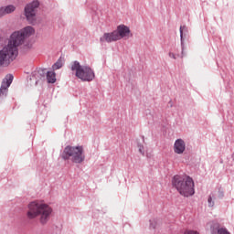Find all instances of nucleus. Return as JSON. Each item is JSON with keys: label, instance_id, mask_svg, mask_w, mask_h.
Segmentation results:
<instances>
[{"label": "nucleus", "instance_id": "1", "mask_svg": "<svg viewBox=\"0 0 234 234\" xmlns=\"http://www.w3.org/2000/svg\"><path fill=\"white\" fill-rule=\"evenodd\" d=\"M25 43V37L21 31H16L11 35L7 46L0 51V65H9L10 61L16 59L17 56V48Z\"/></svg>", "mask_w": 234, "mask_h": 234}, {"label": "nucleus", "instance_id": "2", "mask_svg": "<svg viewBox=\"0 0 234 234\" xmlns=\"http://www.w3.org/2000/svg\"><path fill=\"white\" fill-rule=\"evenodd\" d=\"M50 215H52V208L45 203L33 201L27 206V217L29 220L39 217V222L47 224L50 218Z\"/></svg>", "mask_w": 234, "mask_h": 234}, {"label": "nucleus", "instance_id": "3", "mask_svg": "<svg viewBox=\"0 0 234 234\" xmlns=\"http://www.w3.org/2000/svg\"><path fill=\"white\" fill-rule=\"evenodd\" d=\"M173 186L182 197H193L195 195V182L187 176H175Z\"/></svg>", "mask_w": 234, "mask_h": 234}, {"label": "nucleus", "instance_id": "4", "mask_svg": "<svg viewBox=\"0 0 234 234\" xmlns=\"http://www.w3.org/2000/svg\"><path fill=\"white\" fill-rule=\"evenodd\" d=\"M70 70L74 72L76 78L81 80V81H92L95 75L94 71L89 66H81L77 60L70 64Z\"/></svg>", "mask_w": 234, "mask_h": 234}, {"label": "nucleus", "instance_id": "5", "mask_svg": "<svg viewBox=\"0 0 234 234\" xmlns=\"http://www.w3.org/2000/svg\"><path fill=\"white\" fill-rule=\"evenodd\" d=\"M63 160H70L74 164H81L85 160L83 146H66L62 153Z\"/></svg>", "mask_w": 234, "mask_h": 234}, {"label": "nucleus", "instance_id": "6", "mask_svg": "<svg viewBox=\"0 0 234 234\" xmlns=\"http://www.w3.org/2000/svg\"><path fill=\"white\" fill-rule=\"evenodd\" d=\"M37 8H39V1L37 0H34L25 6V16L29 23L36 21Z\"/></svg>", "mask_w": 234, "mask_h": 234}, {"label": "nucleus", "instance_id": "7", "mask_svg": "<svg viewBox=\"0 0 234 234\" xmlns=\"http://www.w3.org/2000/svg\"><path fill=\"white\" fill-rule=\"evenodd\" d=\"M101 43H112V41H120L118 32L114 30L111 33H104L100 38Z\"/></svg>", "mask_w": 234, "mask_h": 234}, {"label": "nucleus", "instance_id": "8", "mask_svg": "<svg viewBox=\"0 0 234 234\" xmlns=\"http://www.w3.org/2000/svg\"><path fill=\"white\" fill-rule=\"evenodd\" d=\"M12 81H14V76L12 75H7L4 79L0 88V96H5V94H6V90H8V87L12 85Z\"/></svg>", "mask_w": 234, "mask_h": 234}, {"label": "nucleus", "instance_id": "9", "mask_svg": "<svg viewBox=\"0 0 234 234\" xmlns=\"http://www.w3.org/2000/svg\"><path fill=\"white\" fill-rule=\"evenodd\" d=\"M186 151V143L182 139H177L174 144V152L182 154Z\"/></svg>", "mask_w": 234, "mask_h": 234}, {"label": "nucleus", "instance_id": "10", "mask_svg": "<svg viewBox=\"0 0 234 234\" xmlns=\"http://www.w3.org/2000/svg\"><path fill=\"white\" fill-rule=\"evenodd\" d=\"M115 32L118 33L119 39H122V37H127V36L131 34V30L127 27V26L123 25L119 26Z\"/></svg>", "mask_w": 234, "mask_h": 234}, {"label": "nucleus", "instance_id": "11", "mask_svg": "<svg viewBox=\"0 0 234 234\" xmlns=\"http://www.w3.org/2000/svg\"><path fill=\"white\" fill-rule=\"evenodd\" d=\"M46 70L47 69H38V70L33 72L30 80H32L33 81H36V85H37V82L40 80H43V78H45V74H47Z\"/></svg>", "mask_w": 234, "mask_h": 234}, {"label": "nucleus", "instance_id": "12", "mask_svg": "<svg viewBox=\"0 0 234 234\" xmlns=\"http://www.w3.org/2000/svg\"><path fill=\"white\" fill-rule=\"evenodd\" d=\"M13 12H16V7L14 5H9L6 6H3L0 8V16H6L8 14H12Z\"/></svg>", "mask_w": 234, "mask_h": 234}, {"label": "nucleus", "instance_id": "13", "mask_svg": "<svg viewBox=\"0 0 234 234\" xmlns=\"http://www.w3.org/2000/svg\"><path fill=\"white\" fill-rule=\"evenodd\" d=\"M36 30L34 29V27L28 26L26 27L24 29L20 30V33L22 36H24V39L26 37H30V36H34Z\"/></svg>", "mask_w": 234, "mask_h": 234}, {"label": "nucleus", "instance_id": "14", "mask_svg": "<svg viewBox=\"0 0 234 234\" xmlns=\"http://www.w3.org/2000/svg\"><path fill=\"white\" fill-rule=\"evenodd\" d=\"M47 80H48V83H56V72L48 71Z\"/></svg>", "mask_w": 234, "mask_h": 234}, {"label": "nucleus", "instance_id": "15", "mask_svg": "<svg viewBox=\"0 0 234 234\" xmlns=\"http://www.w3.org/2000/svg\"><path fill=\"white\" fill-rule=\"evenodd\" d=\"M63 67V63H61V61H57L54 65H53V70H58L59 69H61Z\"/></svg>", "mask_w": 234, "mask_h": 234}, {"label": "nucleus", "instance_id": "16", "mask_svg": "<svg viewBox=\"0 0 234 234\" xmlns=\"http://www.w3.org/2000/svg\"><path fill=\"white\" fill-rule=\"evenodd\" d=\"M218 234H230L229 231H228L227 229L221 228L218 229Z\"/></svg>", "mask_w": 234, "mask_h": 234}, {"label": "nucleus", "instance_id": "17", "mask_svg": "<svg viewBox=\"0 0 234 234\" xmlns=\"http://www.w3.org/2000/svg\"><path fill=\"white\" fill-rule=\"evenodd\" d=\"M208 206L209 207H213L215 206V202H213V198L211 197H208Z\"/></svg>", "mask_w": 234, "mask_h": 234}, {"label": "nucleus", "instance_id": "18", "mask_svg": "<svg viewBox=\"0 0 234 234\" xmlns=\"http://www.w3.org/2000/svg\"><path fill=\"white\" fill-rule=\"evenodd\" d=\"M184 28H186V27H180V37H181V40L184 39Z\"/></svg>", "mask_w": 234, "mask_h": 234}, {"label": "nucleus", "instance_id": "19", "mask_svg": "<svg viewBox=\"0 0 234 234\" xmlns=\"http://www.w3.org/2000/svg\"><path fill=\"white\" fill-rule=\"evenodd\" d=\"M218 198L224 197V190L219 189L218 192Z\"/></svg>", "mask_w": 234, "mask_h": 234}, {"label": "nucleus", "instance_id": "20", "mask_svg": "<svg viewBox=\"0 0 234 234\" xmlns=\"http://www.w3.org/2000/svg\"><path fill=\"white\" fill-rule=\"evenodd\" d=\"M168 56H169V58H172L173 59H176V55H175V53H173V52H170L168 54Z\"/></svg>", "mask_w": 234, "mask_h": 234}, {"label": "nucleus", "instance_id": "21", "mask_svg": "<svg viewBox=\"0 0 234 234\" xmlns=\"http://www.w3.org/2000/svg\"><path fill=\"white\" fill-rule=\"evenodd\" d=\"M139 153H141V154H144V146L139 147Z\"/></svg>", "mask_w": 234, "mask_h": 234}, {"label": "nucleus", "instance_id": "22", "mask_svg": "<svg viewBox=\"0 0 234 234\" xmlns=\"http://www.w3.org/2000/svg\"><path fill=\"white\" fill-rule=\"evenodd\" d=\"M185 56V53H184V48L182 49V52H181V58H184Z\"/></svg>", "mask_w": 234, "mask_h": 234}, {"label": "nucleus", "instance_id": "23", "mask_svg": "<svg viewBox=\"0 0 234 234\" xmlns=\"http://www.w3.org/2000/svg\"><path fill=\"white\" fill-rule=\"evenodd\" d=\"M151 228H153L154 229L156 228V226L153 223H151Z\"/></svg>", "mask_w": 234, "mask_h": 234}, {"label": "nucleus", "instance_id": "24", "mask_svg": "<svg viewBox=\"0 0 234 234\" xmlns=\"http://www.w3.org/2000/svg\"><path fill=\"white\" fill-rule=\"evenodd\" d=\"M214 227L216 228V229H218V224H214Z\"/></svg>", "mask_w": 234, "mask_h": 234}]
</instances>
